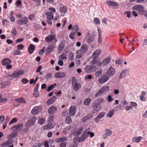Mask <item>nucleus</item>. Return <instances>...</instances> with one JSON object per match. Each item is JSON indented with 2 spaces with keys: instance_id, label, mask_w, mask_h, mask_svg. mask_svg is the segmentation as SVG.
Wrapping results in <instances>:
<instances>
[{
  "instance_id": "nucleus-1",
  "label": "nucleus",
  "mask_w": 147,
  "mask_h": 147,
  "mask_svg": "<svg viewBox=\"0 0 147 147\" xmlns=\"http://www.w3.org/2000/svg\"><path fill=\"white\" fill-rule=\"evenodd\" d=\"M24 73V72L23 70H18L17 71H15L13 73L8 76L9 79L12 78H19L20 76L23 75Z\"/></svg>"
},
{
  "instance_id": "nucleus-2",
  "label": "nucleus",
  "mask_w": 147,
  "mask_h": 147,
  "mask_svg": "<svg viewBox=\"0 0 147 147\" xmlns=\"http://www.w3.org/2000/svg\"><path fill=\"white\" fill-rule=\"evenodd\" d=\"M100 53L101 51L100 50H96L93 52L92 56V58H93V60L91 62V64H94L95 63V62L97 61V60H98V57L100 54Z\"/></svg>"
},
{
  "instance_id": "nucleus-3",
  "label": "nucleus",
  "mask_w": 147,
  "mask_h": 147,
  "mask_svg": "<svg viewBox=\"0 0 147 147\" xmlns=\"http://www.w3.org/2000/svg\"><path fill=\"white\" fill-rule=\"evenodd\" d=\"M95 102L94 106V109L93 112L96 113L98 112L101 109V107L100 104L101 103V99L100 98L96 100Z\"/></svg>"
},
{
  "instance_id": "nucleus-4",
  "label": "nucleus",
  "mask_w": 147,
  "mask_h": 147,
  "mask_svg": "<svg viewBox=\"0 0 147 147\" xmlns=\"http://www.w3.org/2000/svg\"><path fill=\"white\" fill-rule=\"evenodd\" d=\"M96 69L95 66L94 65H86L84 69L86 73H92L94 72Z\"/></svg>"
},
{
  "instance_id": "nucleus-5",
  "label": "nucleus",
  "mask_w": 147,
  "mask_h": 147,
  "mask_svg": "<svg viewBox=\"0 0 147 147\" xmlns=\"http://www.w3.org/2000/svg\"><path fill=\"white\" fill-rule=\"evenodd\" d=\"M36 117L33 116L30 118L27 121L26 124L28 127H30L33 125L35 122L36 119Z\"/></svg>"
},
{
  "instance_id": "nucleus-6",
  "label": "nucleus",
  "mask_w": 147,
  "mask_h": 147,
  "mask_svg": "<svg viewBox=\"0 0 147 147\" xmlns=\"http://www.w3.org/2000/svg\"><path fill=\"white\" fill-rule=\"evenodd\" d=\"M28 21V18L25 17L19 19L17 21V23L20 25H25L27 24Z\"/></svg>"
},
{
  "instance_id": "nucleus-7",
  "label": "nucleus",
  "mask_w": 147,
  "mask_h": 147,
  "mask_svg": "<svg viewBox=\"0 0 147 147\" xmlns=\"http://www.w3.org/2000/svg\"><path fill=\"white\" fill-rule=\"evenodd\" d=\"M42 111V107L40 106L34 107L31 111V113L33 115H37Z\"/></svg>"
},
{
  "instance_id": "nucleus-8",
  "label": "nucleus",
  "mask_w": 147,
  "mask_h": 147,
  "mask_svg": "<svg viewBox=\"0 0 147 147\" xmlns=\"http://www.w3.org/2000/svg\"><path fill=\"white\" fill-rule=\"evenodd\" d=\"M56 37V35L55 34H49L48 36L47 37L45 38V40L47 42H50L52 40H53L54 39V40L55 41V43H56L57 42V40L55 38Z\"/></svg>"
},
{
  "instance_id": "nucleus-9",
  "label": "nucleus",
  "mask_w": 147,
  "mask_h": 147,
  "mask_svg": "<svg viewBox=\"0 0 147 147\" xmlns=\"http://www.w3.org/2000/svg\"><path fill=\"white\" fill-rule=\"evenodd\" d=\"M23 124L21 123L20 124L16 125L12 127L11 129V130L18 131L20 130L23 127Z\"/></svg>"
},
{
  "instance_id": "nucleus-10",
  "label": "nucleus",
  "mask_w": 147,
  "mask_h": 147,
  "mask_svg": "<svg viewBox=\"0 0 147 147\" xmlns=\"http://www.w3.org/2000/svg\"><path fill=\"white\" fill-rule=\"evenodd\" d=\"M112 133V131L109 129H106L105 130L104 133L102 136V138L104 139H105L108 136H111Z\"/></svg>"
},
{
  "instance_id": "nucleus-11",
  "label": "nucleus",
  "mask_w": 147,
  "mask_h": 147,
  "mask_svg": "<svg viewBox=\"0 0 147 147\" xmlns=\"http://www.w3.org/2000/svg\"><path fill=\"white\" fill-rule=\"evenodd\" d=\"M76 108L74 106L70 107L69 109V113L71 116H74L76 113Z\"/></svg>"
},
{
  "instance_id": "nucleus-12",
  "label": "nucleus",
  "mask_w": 147,
  "mask_h": 147,
  "mask_svg": "<svg viewBox=\"0 0 147 147\" xmlns=\"http://www.w3.org/2000/svg\"><path fill=\"white\" fill-rule=\"evenodd\" d=\"M111 56H109L107 58H105L102 62V65L105 66L108 65L111 59Z\"/></svg>"
},
{
  "instance_id": "nucleus-13",
  "label": "nucleus",
  "mask_w": 147,
  "mask_h": 147,
  "mask_svg": "<svg viewBox=\"0 0 147 147\" xmlns=\"http://www.w3.org/2000/svg\"><path fill=\"white\" fill-rule=\"evenodd\" d=\"M88 129H89V128L88 129L86 130L85 131H84L83 134L81 136L80 139V142H82L83 141H84L88 138V133H87V130H88Z\"/></svg>"
},
{
  "instance_id": "nucleus-14",
  "label": "nucleus",
  "mask_w": 147,
  "mask_h": 147,
  "mask_svg": "<svg viewBox=\"0 0 147 147\" xmlns=\"http://www.w3.org/2000/svg\"><path fill=\"white\" fill-rule=\"evenodd\" d=\"M18 131L14 130L11 134L8 135L7 137L8 139L11 140L12 138L16 137L18 135Z\"/></svg>"
},
{
  "instance_id": "nucleus-15",
  "label": "nucleus",
  "mask_w": 147,
  "mask_h": 147,
  "mask_svg": "<svg viewBox=\"0 0 147 147\" xmlns=\"http://www.w3.org/2000/svg\"><path fill=\"white\" fill-rule=\"evenodd\" d=\"M115 73V69L112 67L111 66L108 69L107 72L106 73L107 74L109 75L110 77V76H113L114 75Z\"/></svg>"
},
{
  "instance_id": "nucleus-16",
  "label": "nucleus",
  "mask_w": 147,
  "mask_h": 147,
  "mask_svg": "<svg viewBox=\"0 0 147 147\" xmlns=\"http://www.w3.org/2000/svg\"><path fill=\"white\" fill-rule=\"evenodd\" d=\"M11 62L9 58H5L3 59L1 61L2 64L3 65H5L8 64H10Z\"/></svg>"
},
{
  "instance_id": "nucleus-17",
  "label": "nucleus",
  "mask_w": 147,
  "mask_h": 147,
  "mask_svg": "<svg viewBox=\"0 0 147 147\" xmlns=\"http://www.w3.org/2000/svg\"><path fill=\"white\" fill-rule=\"evenodd\" d=\"M60 6L59 11L61 12L65 13L67 12V8L66 6L63 5L62 3H60Z\"/></svg>"
},
{
  "instance_id": "nucleus-18",
  "label": "nucleus",
  "mask_w": 147,
  "mask_h": 147,
  "mask_svg": "<svg viewBox=\"0 0 147 147\" xmlns=\"http://www.w3.org/2000/svg\"><path fill=\"white\" fill-rule=\"evenodd\" d=\"M66 74L64 72H56L55 74V77L56 78H61L65 77Z\"/></svg>"
},
{
  "instance_id": "nucleus-19",
  "label": "nucleus",
  "mask_w": 147,
  "mask_h": 147,
  "mask_svg": "<svg viewBox=\"0 0 147 147\" xmlns=\"http://www.w3.org/2000/svg\"><path fill=\"white\" fill-rule=\"evenodd\" d=\"M88 49V47L87 45H83L81 47V50L82 53H85L87 52Z\"/></svg>"
},
{
  "instance_id": "nucleus-20",
  "label": "nucleus",
  "mask_w": 147,
  "mask_h": 147,
  "mask_svg": "<svg viewBox=\"0 0 147 147\" xmlns=\"http://www.w3.org/2000/svg\"><path fill=\"white\" fill-rule=\"evenodd\" d=\"M35 49V46L32 44H30L28 48V50L29 53L30 54H32Z\"/></svg>"
},
{
  "instance_id": "nucleus-21",
  "label": "nucleus",
  "mask_w": 147,
  "mask_h": 147,
  "mask_svg": "<svg viewBox=\"0 0 147 147\" xmlns=\"http://www.w3.org/2000/svg\"><path fill=\"white\" fill-rule=\"evenodd\" d=\"M65 46V42L64 41H61L59 44L58 47V50L59 51H61L64 48Z\"/></svg>"
},
{
  "instance_id": "nucleus-22",
  "label": "nucleus",
  "mask_w": 147,
  "mask_h": 147,
  "mask_svg": "<svg viewBox=\"0 0 147 147\" xmlns=\"http://www.w3.org/2000/svg\"><path fill=\"white\" fill-rule=\"evenodd\" d=\"M83 130V128L81 127L74 131L73 133V135L75 136L79 135L82 131Z\"/></svg>"
},
{
  "instance_id": "nucleus-23",
  "label": "nucleus",
  "mask_w": 147,
  "mask_h": 147,
  "mask_svg": "<svg viewBox=\"0 0 147 147\" xmlns=\"http://www.w3.org/2000/svg\"><path fill=\"white\" fill-rule=\"evenodd\" d=\"M57 96H53L49 99L47 101V104L48 105H50L54 102L57 98Z\"/></svg>"
},
{
  "instance_id": "nucleus-24",
  "label": "nucleus",
  "mask_w": 147,
  "mask_h": 147,
  "mask_svg": "<svg viewBox=\"0 0 147 147\" xmlns=\"http://www.w3.org/2000/svg\"><path fill=\"white\" fill-rule=\"evenodd\" d=\"M11 144V142L9 140H8L3 142L0 145V146L1 147H6L8 146H9Z\"/></svg>"
},
{
  "instance_id": "nucleus-25",
  "label": "nucleus",
  "mask_w": 147,
  "mask_h": 147,
  "mask_svg": "<svg viewBox=\"0 0 147 147\" xmlns=\"http://www.w3.org/2000/svg\"><path fill=\"white\" fill-rule=\"evenodd\" d=\"M57 110V108L56 107L54 106H52L48 110V113L49 114H53L55 111Z\"/></svg>"
},
{
  "instance_id": "nucleus-26",
  "label": "nucleus",
  "mask_w": 147,
  "mask_h": 147,
  "mask_svg": "<svg viewBox=\"0 0 147 147\" xmlns=\"http://www.w3.org/2000/svg\"><path fill=\"white\" fill-rule=\"evenodd\" d=\"M73 88L75 91L78 90L80 88L81 85L80 83H72Z\"/></svg>"
},
{
  "instance_id": "nucleus-27",
  "label": "nucleus",
  "mask_w": 147,
  "mask_h": 147,
  "mask_svg": "<svg viewBox=\"0 0 147 147\" xmlns=\"http://www.w3.org/2000/svg\"><path fill=\"white\" fill-rule=\"evenodd\" d=\"M107 4L110 6H117L119 5V3L116 2H114L111 1H108L107 2Z\"/></svg>"
},
{
  "instance_id": "nucleus-28",
  "label": "nucleus",
  "mask_w": 147,
  "mask_h": 147,
  "mask_svg": "<svg viewBox=\"0 0 147 147\" xmlns=\"http://www.w3.org/2000/svg\"><path fill=\"white\" fill-rule=\"evenodd\" d=\"M109 75L105 74L102 77V82H107L109 79Z\"/></svg>"
},
{
  "instance_id": "nucleus-29",
  "label": "nucleus",
  "mask_w": 147,
  "mask_h": 147,
  "mask_svg": "<svg viewBox=\"0 0 147 147\" xmlns=\"http://www.w3.org/2000/svg\"><path fill=\"white\" fill-rule=\"evenodd\" d=\"M46 14L47 16L48 19L49 20H52L54 18L53 16L54 14L52 12H47L46 13Z\"/></svg>"
},
{
  "instance_id": "nucleus-30",
  "label": "nucleus",
  "mask_w": 147,
  "mask_h": 147,
  "mask_svg": "<svg viewBox=\"0 0 147 147\" xmlns=\"http://www.w3.org/2000/svg\"><path fill=\"white\" fill-rule=\"evenodd\" d=\"M54 48V46L53 45H49L47 48L46 52L49 54L50 53L53 51Z\"/></svg>"
},
{
  "instance_id": "nucleus-31",
  "label": "nucleus",
  "mask_w": 147,
  "mask_h": 147,
  "mask_svg": "<svg viewBox=\"0 0 147 147\" xmlns=\"http://www.w3.org/2000/svg\"><path fill=\"white\" fill-rule=\"evenodd\" d=\"M134 9L138 11H142L144 9V7L141 5H136L133 7Z\"/></svg>"
},
{
  "instance_id": "nucleus-32",
  "label": "nucleus",
  "mask_w": 147,
  "mask_h": 147,
  "mask_svg": "<svg viewBox=\"0 0 147 147\" xmlns=\"http://www.w3.org/2000/svg\"><path fill=\"white\" fill-rule=\"evenodd\" d=\"M142 138L141 136L134 137L133 138L132 142H134L138 143L140 142Z\"/></svg>"
},
{
  "instance_id": "nucleus-33",
  "label": "nucleus",
  "mask_w": 147,
  "mask_h": 147,
  "mask_svg": "<svg viewBox=\"0 0 147 147\" xmlns=\"http://www.w3.org/2000/svg\"><path fill=\"white\" fill-rule=\"evenodd\" d=\"M15 101L20 103H25L26 102V101L24 98L22 97H21L18 99H15Z\"/></svg>"
},
{
  "instance_id": "nucleus-34",
  "label": "nucleus",
  "mask_w": 147,
  "mask_h": 147,
  "mask_svg": "<svg viewBox=\"0 0 147 147\" xmlns=\"http://www.w3.org/2000/svg\"><path fill=\"white\" fill-rule=\"evenodd\" d=\"M92 101L91 99L88 98L85 99L84 102V104L86 105H89Z\"/></svg>"
},
{
  "instance_id": "nucleus-35",
  "label": "nucleus",
  "mask_w": 147,
  "mask_h": 147,
  "mask_svg": "<svg viewBox=\"0 0 147 147\" xmlns=\"http://www.w3.org/2000/svg\"><path fill=\"white\" fill-rule=\"evenodd\" d=\"M79 30V27L78 26L77 24H76L72 28V31L73 32H74L75 33L78 32Z\"/></svg>"
},
{
  "instance_id": "nucleus-36",
  "label": "nucleus",
  "mask_w": 147,
  "mask_h": 147,
  "mask_svg": "<svg viewBox=\"0 0 147 147\" xmlns=\"http://www.w3.org/2000/svg\"><path fill=\"white\" fill-rule=\"evenodd\" d=\"M114 114V112L113 110H110L107 114V117L109 118H111L113 116Z\"/></svg>"
},
{
  "instance_id": "nucleus-37",
  "label": "nucleus",
  "mask_w": 147,
  "mask_h": 147,
  "mask_svg": "<svg viewBox=\"0 0 147 147\" xmlns=\"http://www.w3.org/2000/svg\"><path fill=\"white\" fill-rule=\"evenodd\" d=\"M56 85V84L55 83H54L53 84L51 85L48 87L47 90V91L48 92L51 91L52 89H53L55 87Z\"/></svg>"
},
{
  "instance_id": "nucleus-38",
  "label": "nucleus",
  "mask_w": 147,
  "mask_h": 147,
  "mask_svg": "<svg viewBox=\"0 0 147 147\" xmlns=\"http://www.w3.org/2000/svg\"><path fill=\"white\" fill-rule=\"evenodd\" d=\"M67 59V55L65 53H63L59 57V59H61L63 60L64 59Z\"/></svg>"
},
{
  "instance_id": "nucleus-39",
  "label": "nucleus",
  "mask_w": 147,
  "mask_h": 147,
  "mask_svg": "<svg viewBox=\"0 0 147 147\" xmlns=\"http://www.w3.org/2000/svg\"><path fill=\"white\" fill-rule=\"evenodd\" d=\"M109 90V87L108 86H105L102 88V93L108 91Z\"/></svg>"
},
{
  "instance_id": "nucleus-40",
  "label": "nucleus",
  "mask_w": 147,
  "mask_h": 147,
  "mask_svg": "<svg viewBox=\"0 0 147 147\" xmlns=\"http://www.w3.org/2000/svg\"><path fill=\"white\" fill-rule=\"evenodd\" d=\"M65 121L68 124L71 123L72 122L71 117L69 116H67L66 117Z\"/></svg>"
},
{
  "instance_id": "nucleus-41",
  "label": "nucleus",
  "mask_w": 147,
  "mask_h": 147,
  "mask_svg": "<svg viewBox=\"0 0 147 147\" xmlns=\"http://www.w3.org/2000/svg\"><path fill=\"white\" fill-rule=\"evenodd\" d=\"M126 71V70H123L122 71L119 77V79H121L122 78L124 77L125 76V73Z\"/></svg>"
},
{
  "instance_id": "nucleus-42",
  "label": "nucleus",
  "mask_w": 147,
  "mask_h": 147,
  "mask_svg": "<svg viewBox=\"0 0 147 147\" xmlns=\"http://www.w3.org/2000/svg\"><path fill=\"white\" fill-rule=\"evenodd\" d=\"M20 53V52L17 50H14L13 51L12 53L13 55L15 56L17 55H19Z\"/></svg>"
},
{
  "instance_id": "nucleus-43",
  "label": "nucleus",
  "mask_w": 147,
  "mask_h": 147,
  "mask_svg": "<svg viewBox=\"0 0 147 147\" xmlns=\"http://www.w3.org/2000/svg\"><path fill=\"white\" fill-rule=\"evenodd\" d=\"M82 52L81 50H78L77 51V55L76 56V58L78 59H79L82 57Z\"/></svg>"
},
{
  "instance_id": "nucleus-44",
  "label": "nucleus",
  "mask_w": 147,
  "mask_h": 147,
  "mask_svg": "<svg viewBox=\"0 0 147 147\" xmlns=\"http://www.w3.org/2000/svg\"><path fill=\"white\" fill-rule=\"evenodd\" d=\"M54 117L53 115H50L48 119L49 122H51L54 119Z\"/></svg>"
},
{
  "instance_id": "nucleus-45",
  "label": "nucleus",
  "mask_w": 147,
  "mask_h": 147,
  "mask_svg": "<svg viewBox=\"0 0 147 147\" xmlns=\"http://www.w3.org/2000/svg\"><path fill=\"white\" fill-rule=\"evenodd\" d=\"M12 36H14L17 34V31L15 28H13L11 31Z\"/></svg>"
},
{
  "instance_id": "nucleus-46",
  "label": "nucleus",
  "mask_w": 147,
  "mask_h": 147,
  "mask_svg": "<svg viewBox=\"0 0 147 147\" xmlns=\"http://www.w3.org/2000/svg\"><path fill=\"white\" fill-rule=\"evenodd\" d=\"M45 122V120L42 118H40L38 121V122L39 123L42 125Z\"/></svg>"
},
{
  "instance_id": "nucleus-47",
  "label": "nucleus",
  "mask_w": 147,
  "mask_h": 147,
  "mask_svg": "<svg viewBox=\"0 0 147 147\" xmlns=\"http://www.w3.org/2000/svg\"><path fill=\"white\" fill-rule=\"evenodd\" d=\"M7 100V99L6 98H3L2 96V94H0V102L6 101Z\"/></svg>"
},
{
  "instance_id": "nucleus-48",
  "label": "nucleus",
  "mask_w": 147,
  "mask_h": 147,
  "mask_svg": "<svg viewBox=\"0 0 147 147\" xmlns=\"http://www.w3.org/2000/svg\"><path fill=\"white\" fill-rule=\"evenodd\" d=\"M35 14L30 15L28 16V18L31 20H33L35 16Z\"/></svg>"
},
{
  "instance_id": "nucleus-49",
  "label": "nucleus",
  "mask_w": 147,
  "mask_h": 147,
  "mask_svg": "<svg viewBox=\"0 0 147 147\" xmlns=\"http://www.w3.org/2000/svg\"><path fill=\"white\" fill-rule=\"evenodd\" d=\"M17 121V119L16 118H14L12 119L9 123V125H10L13 123H15Z\"/></svg>"
},
{
  "instance_id": "nucleus-50",
  "label": "nucleus",
  "mask_w": 147,
  "mask_h": 147,
  "mask_svg": "<svg viewBox=\"0 0 147 147\" xmlns=\"http://www.w3.org/2000/svg\"><path fill=\"white\" fill-rule=\"evenodd\" d=\"M95 75L96 77H100L101 76V71H97L95 73Z\"/></svg>"
},
{
  "instance_id": "nucleus-51",
  "label": "nucleus",
  "mask_w": 147,
  "mask_h": 147,
  "mask_svg": "<svg viewBox=\"0 0 147 147\" xmlns=\"http://www.w3.org/2000/svg\"><path fill=\"white\" fill-rule=\"evenodd\" d=\"M76 34L74 32H71L69 34L70 38L72 39H74Z\"/></svg>"
},
{
  "instance_id": "nucleus-52",
  "label": "nucleus",
  "mask_w": 147,
  "mask_h": 147,
  "mask_svg": "<svg viewBox=\"0 0 147 147\" xmlns=\"http://www.w3.org/2000/svg\"><path fill=\"white\" fill-rule=\"evenodd\" d=\"M5 119L4 115H1L0 116V124L2 123Z\"/></svg>"
},
{
  "instance_id": "nucleus-53",
  "label": "nucleus",
  "mask_w": 147,
  "mask_h": 147,
  "mask_svg": "<svg viewBox=\"0 0 147 147\" xmlns=\"http://www.w3.org/2000/svg\"><path fill=\"white\" fill-rule=\"evenodd\" d=\"M122 62L123 61L121 59H118L115 61V63L117 64L121 65Z\"/></svg>"
},
{
  "instance_id": "nucleus-54",
  "label": "nucleus",
  "mask_w": 147,
  "mask_h": 147,
  "mask_svg": "<svg viewBox=\"0 0 147 147\" xmlns=\"http://www.w3.org/2000/svg\"><path fill=\"white\" fill-rule=\"evenodd\" d=\"M101 118V114L100 113L99 115L95 119V120L96 122L98 121L99 119Z\"/></svg>"
},
{
  "instance_id": "nucleus-55",
  "label": "nucleus",
  "mask_w": 147,
  "mask_h": 147,
  "mask_svg": "<svg viewBox=\"0 0 147 147\" xmlns=\"http://www.w3.org/2000/svg\"><path fill=\"white\" fill-rule=\"evenodd\" d=\"M39 96V94L38 91H34L33 96L35 97H37Z\"/></svg>"
},
{
  "instance_id": "nucleus-56",
  "label": "nucleus",
  "mask_w": 147,
  "mask_h": 147,
  "mask_svg": "<svg viewBox=\"0 0 147 147\" xmlns=\"http://www.w3.org/2000/svg\"><path fill=\"white\" fill-rule=\"evenodd\" d=\"M94 22L96 24H98L100 23L99 19L97 18H95L94 19Z\"/></svg>"
},
{
  "instance_id": "nucleus-57",
  "label": "nucleus",
  "mask_w": 147,
  "mask_h": 147,
  "mask_svg": "<svg viewBox=\"0 0 147 147\" xmlns=\"http://www.w3.org/2000/svg\"><path fill=\"white\" fill-rule=\"evenodd\" d=\"M17 48L18 50H22L24 48V46L23 45H19L17 46Z\"/></svg>"
},
{
  "instance_id": "nucleus-58",
  "label": "nucleus",
  "mask_w": 147,
  "mask_h": 147,
  "mask_svg": "<svg viewBox=\"0 0 147 147\" xmlns=\"http://www.w3.org/2000/svg\"><path fill=\"white\" fill-rule=\"evenodd\" d=\"M60 139L61 142H63L65 141H66L67 140V138L66 137L60 138Z\"/></svg>"
},
{
  "instance_id": "nucleus-59",
  "label": "nucleus",
  "mask_w": 147,
  "mask_h": 147,
  "mask_svg": "<svg viewBox=\"0 0 147 147\" xmlns=\"http://www.w3.org/2000/svg\"><path fill=\"white\" fill-rule=\"evenodd\" d=\"M107 18H104L102 19V22L104 24V25H106L107 24Z\"/></svg>"
},
{
  "instance_id": "nucleus-60",
  "label": "nucleus",
  "mask_w": 147,
  "mask_h": 147,
  "mask_svg": "<svg viewBox=\"0 0 147 147\" xmlns=\"http://www.w3.org/2000/svg\"><path fill=\"white\" fill-rule=\"evenodd\" d=\"M124 13L127 15V18H129L130 17L131 12L130 11H127L124 12Z\"/></svg>"
},
{
  "instance_id": "nucleus-61",
  "label": "nucleus",
  "mask_w": 147,
  "mask_h": 147,
  "mask_svg": "<svg viewBox=\"0 0 147 147\" xmlns=\"http://www.w3.org/2000/svg\"><path fill=\"white\" fill-rule=\"evenodd\" d=\"M101 94V89H100L99 91L97 92V93L96 94L95 97H98L100 96Z\"/></svg>"
},
{
  "instance_id": "nucleus-62",
  "label": "nucleus",
  "mask_w": 147,
  "mask_h": 147,
  "mask_svg": "<svg viewBox=\"0 0 147 147\" xmlns=\"http://www.w3.org/2000/svg\"><path fill=\"white\" fill-rule=\"evenodd\" d=\"M89 119V117H88V116H86L83 118V119H82V121L83 122H85L87 120Z\"/></svg>"
},
{
  "instance_id": "nucleus-63",
  "label": "nucleus",
  "mask_w": 147,
  "mask_h": 147,
  "mask_svg": "<svg viewBox=\"0 0 147 147\" xmlns=\"http://www.w3.org/2000/svg\"><path fill=\"white\" fill-rule=\"evenodd\" d=\"M46 48V47H43L42 48L40 51L39 52V53L41 55L45 51L44 49H45Z\"/></svg>"
},
{
  "instance_id": "nucleus-64",
  "label": "nucleus",
  "mask_w": 147,
  "mask_h": 147,
  "mask_svg": "<svg viewBox=\"0 0 147 147\" xmlns=\"http://www.w3.org/2000/svg\"><path fill=\"white\" fill-rule=\"evenodd\" d=\"M87 132L88 133V136L89 135H90V136L91 138H92L94 136V134L93 132H91L90 131H88L87 130Z\"/></svg>"
}]
</instances>
